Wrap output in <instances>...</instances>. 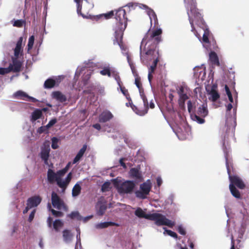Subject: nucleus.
<instances>
[{
    "label": "nucleus",
    "mask_w": 249,
    "mask_h": 249,
    "mask_svg": "<svg viewBox=\"0 0 249 249\" xmlns=\"http://www.w3.org/2000/svg\"><path fill=\"white\" fill-rule=\"evenodd\" d=\"M149 220L154 221L155 224L158 226L165 225L172 228L175 225L174 222L167 219L164 215L160 213H151Z\"/></svg>",
    "instance_id": "20e7f679"
},
{
    "label": "nucleus",
    "mask_w": 249,
    "mask_h": 249,
    "mask_svg": "<svg viewBox=\"0 0 249 249\" xmlns=\"http://www.w3.org/2000/svg\"><path fill=\"white\" fill-rule=\"evenodd\" d=\"M135 214L139 218H144L150 219L151 214H146L141 208H138L135 212Z\"/></svg>",
    "instance_id": "5701e85b"
},
{
    "label": "nucleus",
    "mask_w": 249,
    "mask_h": 249,
    "mask_svg": "<svg viewBox=\"0 0 249 249\" xmlns=\"http://www.w3.org/2000/svg\"><path fill=\"white\" fill-rule=\"evenodd\" d=\"M111 76L113 77L117 81L119 86H120L121 80L119 73L115 71H111Z\"/></svg>",
    "instance_id": "4c0bfd02"
},
{
    "label": "nucleus",
    "mask_w": 249,
    "mask_h": 249,
    "mask_svg": "<svg viewBox=\"0 0 249 249\" xmlns=\"http://www.w3.org/2000/svg\"><path fill=\"white\" fill-rule=\"evenodd\" d=\"M51 199L52 205L54 208L58 210H60L62 208H66L64 201L60 198L58 195L54 192L52 193Z\"/></svg>",
    "instance_id": "6e6552de"
},
{
    "label": "nucleus",
    "mask_w": 249,
    "mask_h": 249,
    "mask_svg": "<svg viewBox=\"0 0 249 249\" xmlns=\"http://www.w3.org/2000/svg\"><path fill=\"white\" fill-rule=\"evenodd\" d=\"M119 86L122 93L126 97L127 99L129 98L130 96L128 90L126 89L125 87H122L121 84Z\"/></svg>",
    "instance_id": "09e8293b"
},
{
    "label": "nucleus",
    "mask_w": 249,
    "mask_h": 249,
    "mask_svg": "<svg viewBox=\"0 0 249 249\" xmlns=\"http://www.w3.org/2000/svg\"><path fill=\"white\" fill-rule=\"evenodd\" d=\"M162 31L160 28L153 30L151 34L147 35L145 40H147L146 44L148 43H154V46L152 48L149 49L145 53L144 55H149L153 56L155 55V53H158L156 51V45L161 41V36Z\"/></svg>",
    "instance_id": "f03ea898"
},
{
    "label": "nucleus",
    "mask_w": 249,
    "mask_h": 249,
    "mask_svg": "<svg viewBox=\"0 0 249 249\" xmlns=\"http://www.w3.org/2000/svg\"><path fill=\"white\" fill-rule=\"evenodd\" d=\"M114 16V11H111L107 13L100 15V17H104L106 19H109Z\"/></svg>",
    "instance_id": "c03bdc74"
},
{
    "label": "nucleus",
    "mask_w": 249,
    "mask_h": 249,
    "mask_svg": "<svg viewBox=\"0 0 249 249\" xmlns=\"http://www.w3.org/2000/svg\"><path fill=\"white\" fill-rule=\"evenodd\" d=\"M115 18L116 20V25L113 30L114 37L113 44H118L122 49H124L123 45V37L124 32L127 25V18L126 17V11L123 7L114 10Z\"/></svg>",
    "instance_id": "f257e3e1"
},
{
    "label": "nucleus",
    "mask_w": 249,
    "mask_h": 249,
    "mask_svg": "<svg viewBox=\"0 0 249 249\" xmlns=\"http://www.w3.org/2000/svg\"><path fill=\"white\" fill-rule=\"evenodd\" d=\"M56 123V119H52L51 121H49L48 124L46 125V127L47 128H50L51 126H52L53 125Z\"/></svg>",
    "instance_id": "6e6d98bb"
},
{
    "label": "nucleus",
    "mask_w": 249,
    "mask_h": 249,
    "mask_svg": "<svg viewBox=\"0 0 249 249\" xmlns=\"http://www.w3.org/2000/svg\"><path fill=\"white\" fill-rule=\"evenodd\" d=\"M148 15L150 18L151 23H152V21H154V24L155 26L158 25V20L157 15L153 10L151 9H148L147 11Z\"/></svg>",
    "instance_id": "4be33fe9"
},
{
    "label": "nucleus",
    "mask_w": 249,
    "mask_h": 249,
    "mask_svg": "<svg viewBox=\"0 0 249 249\" xmlns=\"http://www.w3.org/2000/svg\"><path fill=\"white\" fill-rule=\"evenodd\" d=\"M159 61V59L157 57L153 61L152 65L150 66L149 69L148 74V80L150 82H151L152 78H153V73L154 72L157 65V63Z\"/></svg>",
    "instance_id": "2eb2a0df"
},
{
    "label": "nucleus",
    "mask_w": 249,
    "mask_h": 249,
    "mask_svg": "<svg viewBox=\"0 0 249 249\" xmlns=\"http://www.w3.org/2000/svg\"><path fill=\"white\" fill-rule=\"evenodd\" d=\"M111 70L109 67H105L102 70L100 71V73L102 75H107L108 77H111Z\"/></svg>",
    "instance_id": "ea45409f"
},
{
    "label": "nucleus",
    "mask_w": 249,
    "mask_h": 249,
    "mask_svg": "<svg viewBox=\"0 0 249 249\" xmlns=\"http://www.w3.org/2000/svg\"><path fill=\"white\" fill-rule=\"evenodd\" d=\"M25 21L22 19L16 20L13 23V26L17 27H22Z\"/></svg>",
    "instance_id": "de8ad7c7"
},
{
    "label": "nucleus",
    "mask_w": 249,
    "mask_h": 249,
    "mask_svg": "<svg viewBox=\"0 0 249 249\" xmlns=\"http://www.w3.org/2000/svg\"><path fill=\"white\" fill-rule=\"evenodd\" d=\"M63 237L65 242H68L71 240L72 235L70 231L65 230L63 231Z\"/></svg>",
    "instance_id": "c756f323"
},
{
    "label": "nucleus",
    "mask_w": 249,
    "mask_h": 249,
    "mask_svg": "<svg viewBox=\"0 0 249 249\" xmlns=\"http://www.w3.org/2000/svg\"><path fill=\"white\" fill-rule=\"evenodd\" d=\"M63 225V222L60 219H56L53 224V229L56 232H58L59 229L62 228Z\"/></svg>",
    "instance_id": "7c9ffc66"
},
{
    "label": "nucleus",
    "mask_w": 249,
    "mask_h": 249,
    "mask_svg": "<svg viewBox=\"0 0 249 249\" xmlns=\"http://www.w3.org/2000/svg\"><path fill=\"white\" fill-rule=\"evenodd\" d=\"M11 71V66H9L8 68H0V74L4 75L6 73H8Z\"/></svg>",
    "instance_id": "49530a36"
},
{
    "label": "nucleus",
    "mask_w": 249,
    "mask_h": 249,
    "mask_svg": "<svg viewBox=\"0 0 249 249\" xmlns=\"http://www.w3.org/2000/svg\"><path fill=\"white\" fill-rule=\"evenodd\" d=\"M140 94L142 99L144 108L143 110L139 112H136V113L138 115L142 116L145 115L147 113L149 108V105L148 100L146 98V96L144 94V91H141V92H140Z\"/></svg>",
    "instance_id": "9d476101"
},
{
    "label": "nucleus",
    "mask_w": 249,
    "mask_h": 249,
    "mask_svg": "<svg viewBox=\"0 0 249 249\" xmlns=\"http://www.w3.org/2000/svg\"><path fill=\"white\" fill-rule=\"evenodd\" d=\"M225 90H226V93H227V95L228 96L229 101L231 103H232L233 102V98H232V96L231 93V91H230L228 86L227 85H225Z\"/></svg>",
    "instance_id": "a18cd8bd"
},
{
    "label": "nucleus",
    "mask_w": 249,
    "mask_h": 249,
    "mask_svg": "<svg viewBox=\"0 0 249 249\" xmlns=\"http://www.w3.org/2000/svg\"><path fill=\"white\" fill-rule=\"evenodd\" d=\"M135 77V84L137 87L139 89V92L143 91V89L142 87V84L141 82V78L139 75L134 76Z\"/></svg>",
    "instance_id": "e433bc0d"
},
{
    "label": "nucleus",
    "mask_w": 249,
    "mask_h": 249,
    "mask_svg": "<svg viewBox=\"0 0 249 249\" xmlns=\"http://www.w3.org/2000/svg\"><path fill=\"white\" fill-rule=\"evenodd\" d=\"M22 41L23 37L21 36L19 38L16 44V46L14 49V55L16 57H18L19 56L20 52H22V50L21 49Z\"/></svg>",
    "instance_id": "aec40b11"
},
{
    "label": "nucleus",
    "mask_w": 249,
    "mask_h": 249,
    "mask_svg": "<svg viewBox=\"0 0 249 249\" xmlns=\"http://www.w3.org/2000/svg\"><path fill=\"white\" fill-rule=\"evenodd\" d=\"M229 188L232 195L237 198L241 197V195L239 191L236 189L235 186L233 184H230Z\"/></svg>",
    "instance_id": "cd10ccee"
},
{
    "label": "nucleus",
    "mask_w": 249,
    "mask_h": 249,
    "mask_svg": "<svg viewBox=\"0 0 249 249\" xmlns=\"http://www.w3.org/2000/svg\"><path fill=\"white\" fill-rule=\"evenodd\" d=\"M87 148V146L86 144L83 145V147L80 149V150L79 151L77 155H76L75 157L73 160V163L75 164L77 162H78L81 158L84 155L85 151H86Z\"/></svg>",
    "instance_id": "a211bd4d"
},
{
    "label": "nucleus",
    "mask_w": 249,
    "mask_h": 249,
    "mask_svg": "<svg viewBox=\"0 0 249 249\" xmlns=\"http://www.w3.org/2000/svg\"><path fill=\"white\" fill-rule=\"evenodd\" d=\"M113 117L112 114L109 111H103L99 117L100 123H106L109 121Z\"/></svg>",
    "instance_id": "f8f14e48"
},
{
    "label": "nucleus",
    "mask_w": 249,
    "mask_h": 249,
    "mask_svg": "<svg viewBox=\"0 0 249 249\" xmlns=\"http://www.w3.org/2000/svg\"><path fill=\"white\" fill-rule=\"evenodd\" d=\"M47 179L48 182L51 183H53L55 181H57L59 178V177H57L56 173H55L53 170L49 169L47 171Z\"/></svg>",
    "instance_id": "ddd939ff"
},
{
    "label": "nucleus",
    "mask_w": 249,
    "mask_h": 249,
    "mask_svg": "<svg viewBox=\"0 0 249 249\" xmlns=\"http://www.w3.org/2000/svg\"><path fill=\"white\" fill-rule=\"evenodd\" d=\"M152 184L149 179L141 184L140 186V190L135 192L136 196L141 199H145L151 190Z\"/></svg>",
    "instance_id": "39448f33"
},
{
    "label": "nucleus",
    "mask_w": 249,
    "mask_h": 249,
    "mask_svg": "<svg viewBox=\"0 0 249 249\" xmlns=\"http://www.w3.org/2000/svg\"><path fill=\"white\" fill-rule=\"evenodd\" d=\"M177 93L178 95L186 93L185 91L184 87L183 86H180V87H179L178 89Z\"/></svg>",
    "instance_id": "bf43d9fd"
},
{
    "label": "nucleus",
    "mask_w": 249,
    "mask_h": 249,
    "mask_svg": "<svg viewBox=\"0 0 249 249\" xmlns=\"http://www.w3.org/2000/svg\"><path fill=\"white\" fill-rule=\"evenodd\" d=\"M130 174L132 178L138 179H140L142 178L141 174L137 168H131L130 170Z\"/></svg>",
    "instance_id": "c85d7f7f"
},
{
    "label": "nucleus",
    "mask_w": 249,
    "mask_h": 249,
    "mask_svg": "<svg viewBox=\"0 0 249 249\" xmlns=\"http://www.w3.org/2000/svg\"><path fill=\"white\" fill-rule=\"evenodd\" d=\"M125 160V158H121L119 160V162L120 165L124 169L126 168V166L125 163L124 162V160Z\"/></svg>",
    "instance_id": "680f3d73"
},
{
    "label": "nucleus",
    "mask_w": 249,
    "mask_h": 249,
    "mask_svg": "<svg viewBox=\"0 0 249 249\" xmlns=\"http://www.w3.org/2000/svg\"><path fill=\"white\" fill-rule=\"evenodd\" d=\"M216 86L213 85L211 90L209 93V94L211 95V97H209V99L211 100L213 102H215L217 101L220 97V95L217 92V91L215 89Z\"/></svg>",
    "instance_id": "f3484780"
},
{
    "label": "nucleus",
    "mask_w": 249,
    "mask_h": 249,
    "mask_svg": "<svg viewBox=\"0 0 249 249\" xmlns=\"http://www.w3.org/2000/svg\"><path fill=\"white\" fill-rule=\"evenodd\" d=\"M53 97L60 102L63 103L67 100L66 96L60 91H54L53 93Z\"/></svg>",
    "instance_id": "b1692460"
},
{
    "label": "nucleus",
    "mask_w": 249,
    "mask_h": 249,
    "mask_svg": "<svg viewBox=\"0 0 249 249\" xmlns=\"http://www.w3.org/2000/svg\"><path fill=\"white\" fill-rule=\"evenodd\" d=\"M74 1L76 3V6H77V12L78 15H80L82 16L83 18H86V16L84 14L82 13V2L83 0H74Z\"/></svg>",
    "instance_id": "f704fd0d"
},
{
    "label": "nucleus",
    "mask_w": 249,
    "mask_h": 249,
    "mask_svg": "<svg viewBox=\"0 0 249 249\" xmlns=\"http://www.w3.org/2000/svg\"><path fill=\"white\" fill-rule=\"evenodd\" d=\"M55 85V81L52 78L47 79L44 84V87L46 89H51Z\"/></svg>",
    "instance_id": "473e14b6"
},
{
    "label": "nucleus",
    "mask_w": 249,
    "mask_h": 249,
    "mask_svg": "<svg viewBox=\"0 0 249 249\" xmlns=\"http://www.w3.org/2000/svg\"><path fill=\"white\" fill-rule=\"evenodd\" d=\"M165 232L170 236L176 239L178 238V234L175 232L169 230H165Z\"/></svg>",
    "instance_id": "603ef678"
},
{
    "label": "nucleus",
    "mask_w": 249,
    "mask_h": 249,
    "mask_svg": "<svg viewBox=\"0 0 249 249\" xmlns=\"http://www.w3.org/2000/svg\"><path fill=\"white\" fill-rule=\"evenodd\" d=\"M42 198L39 196H34L29 197L27 201V203L30 207L34 208L37 207L41 202Z\"/></svg>",
    "instance_id": "1a4fd4ad"
},
{
    "label": "nucleus",
    "mask_w": 249,
    "mask_h": 249,
    "mask_svg": "<svg viewBox=\"0 0 249 249\" xmlns=\"http://www.w3.org/2000/svg\"><path fill=\"white\" fill-rule=\"evenodd\" d=\"M34 40L35 37L34 36H32L29 37L27 45L28 51H29L32 49L34 43Z\"/></svg>",
    "instance_id": "37998d69"
},
{
    "label": "nucleus",
    "mask_w": 249,
    "mask_h": 249,
    "mask_svg": "<svg viewBox=\"0 0 249 249\" xmlns=\"http://www.w3.org/2000/svg\"><path fill=\"white\" fill-rule=\"evenodd\" d=\"M202 40L204 43H210V42L209 41V36H207L203 35Z\"/></svg>",
    "instance_id": "69168bd1"
},
{
    "label": "nucleus",
    "mask_w": 249,
    "mask_h": 249,
    "mask_svg": "<svg viewBox=\"0 0 249 249\" xmlns=\"http://www.w3.org/2000/svg\"><path fill=\"white\" fill-rule=\"evenodd\" d=\"M226 160L227 172L229 175V179L231 182L230 184H233L234 186H236L238 188L241 189H244L245 187V185L243 180L237 176H231L227 156H226Z\"/></svg>",
    "instance_id": "423d86ee"
},
{
    "label": "nucleus",
    "mask_w": 249,
    "mask_h": 249,
    "mask_svg": "<svg viewBox=\"0 0 249 249\" xmlns=\"http://www.w3.org/2000/svg\"><path fill=\"white\" fill-rule=\"evenodd\" d=\"M53 218H52L51 217L49 216L47 218V224H48V226L49 227V228H52V223H53Z\"/></svg>",
    "instance_id": "e2e57ef3"
},
{
    "label": "nucleus",
    "mask_w": 249,
    "mask_h": 249,
    "mask_svg": "<svg viewBox=\"0 0 249 249\" xmlns=\"http://www.w3.org/2000/svg\"><path fill=\"white\" fill-rule=\"evenodd\" d=\"M36 212V210L35 209H34L31 213L29 215V218H28V221L29 222H31V221H32V220L34 218L35 214Z\"/></svg>",
    "instance_id": "13d9d810"
},
{
    "label": "nucleus",
    "mask_w": 249,
    "mask_h": 249,
    "mask_svg": "<svg viewBox=\"0 0 249 249\" xmlns=\"http://www.w3.org/2000/svg\"><path fill=\"white\" fill-rule=\"evenodd\" d=\"M81 187L79 184L76 183L73 186L72 190V196L73 197L78 196L81 193Z\"/></svg>",
    "instance_id": "72a5a7b5"
},
{
    "label": "nucleus",
    "mask_w": 249,
    "mask_h": 249,
    "mask_svg": "<svg viewBox=\"0 0 249 249\" xmlns=\"http://www.w3.org/2000/svg\"><path fill=\"white\" fill-rule=\"evenodd\" d=\"M184 1L185 3H187L186 8L187 9V14L189 17V22L192 28L191 31L195 33L196 32V30L194 25L193 17L197 20H199L202 18L201 15L196 8V3L193 0H184Z\"/></svg>",
    "instance_id": "7ed1b4c3"
},
{
    "label": "nucleus",
    "mask_w": 249,
    "mask_h": 249,
    "mask_svg": "<svg viewBox=\"0 0 249 249\" xmlns=\"http://www.w3.org/2000/svg\"><path fill=\"white\" fill-rule=\"evenodd\" d=\"M51 212L52 214L54 215L55 217H62L63 215L62 212L60 211H57L54 209L51 210Z\"/></svg>",
    "instance_id": "3c124183"
},
{
    "label": "nucleus",
    "mask_w": 249,
    "mask_h": 249,
    "mask_svg": "<svg viewBox=\"0 0 249 249\" xmlns=\"http://www.w3.org/2000/svg\"><path fill=\"white\" fill-rule=\"evenodd\" d=\"M208 111L207 104H203L198 108L196 113V114L201 117H205L208 115Z\"/></svg>",
    "instance_id": "4468645a"
},
{
    "label": "nucleus",
    "mask_w": 249,
    "mask_h": 249,
    "mask_svg": "<svg viewBox=\"0 0 249 249\" xmlns=\"http://www.w3.org/2000/svg\"><path fill=\"white\" fill-rule=\"evenodd\" d=\"M97 209V213L99 215H103L107 209L106 205L102 204L100 202H98L96 206Z\"/></svg>",
    "instance_id": "a878e982"
},
{
    "label": "nucleus",
    "mask_w": 249,
    "mask_h": 249,
    "mask_svg": "<svg viewBox=\"0 0 249 249\" xmlns=\"http://www.w3.org/2000/svg\"><path fill=\"white\" fill-rule=\"evenodd\" d=\"M209 60L213 65L219 66L220 62L219 58L216 53L213 51L211 52L209 54Z\"/></svg>",
    "instance_id": "dca6fc26"
},
{
    "label": "nucleus",
    "mask_w": 249,
    "mask_h": 249,
    "mask_svg": "<svg viewBox=\"0 0 249 249\" xmlns=\"http://www.w3.org/2000/svg\"><path fill=\"white\" fill-rule=\"evenodd\" d=\"M187 107H188V110L189 113H191L192 108H193V105L192 102L189 100L187 102Z\"/></svg>",
    "instance_id": "0e129e2a"
},
{
    "label": "nucleus",
    "mask_w": 249,
    "mask_h": 249,
    "mask_svg": "<svg viewBox=\"0 0 249 249\" xmlns=\"http://www.w3.org/2000/svg\"><path fill=\"white\" fill-rule=\"evenodd\" d=\"M148 15L150 18L151 23H152V21H154V24L155 26L158 25V20L157 15L153 10L151 9H148L147 11Z\"/></svg>",
    "instance_id": "412c9836"
},
{
    "label": "nucleus",
    "mask_w": 249,
    "mask_h": 249,
    "mask_svg": "<svg viewBox=\"0 0 249 249\" xmlns=\"http://www.w3.org/2000/svg\"><path fill=\"white\" fill-rule=\"evenodd\" d=\"M68 216L72 219H77V220H81V217L78 212H72Z\"/></svg>",
    "instance_id": "79ce46f5"
},
{
    "label": "nucleus",
    "mask_w": 249,
    "mask_h": 249,
    "mask_svg": "<svg viewBox=\"0 0 249 249\" xmlns=\"http://www.w3.org/2000/svg\"><path fill=\"white\" fill-rule=\"evenodd\" d=\"M66 173L63 169L60 170L56 172L57 177H59L61 178V177L63 176Z\"/></svg>",
    "instance_id": "052dcab7"
},
{
    "label": "nucleus",
    "mask_w": 249,
    "mask_h": 249,
    "mask_svg": "<svg viewBox=\"0 0 249 249\" xmlns=\"http://www.w3.org/2000/svg\"><path fill=\"white\" fill-rule=\"evenodd\" d=\"M135 184L133 181L127 180L123 182L118 188V191L120 194H129L131 193L134 187Z\"/></svg>",
    "instance_id": "0eeeda50"
},
{
    "label": "nucleus",
    "mask_w": 249,
    "mask_h": 249,
    "mask_svg": "<svg viewBox=\"0 0 249 249\" xmlns=\"http://www.w3.org/2000/svg\"><path fill=\"white\" fill-rule=\"evenodd\" d=\"M119 226V224L113 222H104L98 224L96 227L97 229H104L109 226Z\"/></svg>",
    "instance_id": "393cba45"
},
{
    "label": "nucleus",
    "mask_w": 249,
    "mask_h": 249,
    "mask_svg": "<svg viewBox=\"0 0 249 249\" xmlns=\"http://www.w3.org/2000/svg\"><path fill=\"white\" fill-rule=\"evenodd\" d=\"M84 0L86 2L88 7L85 8V7L84 6V10L85 12L88 13L89 10L93 7V5L92 3H90L88 2L87 0Z\"/></svg>",
    "instance_id": "864d4df0"
},
{
    "label": "nucleus",
    "mask_w": 249,
    "mask_h": 249,
    "mask_svg": "<svg viewBox=\"0 0 249 249\" xmlns=\"http://www.w3.org/2000/svg\"><path fill=\"white\" fill-rule=\"evenodd\" d=\"M14 96L16 98L24 100L25 98L29 97V95L21 90H18L15 93Z\"/></svg>",
    "instance_id": "c9c22d12"
},
{
    "label": "nucleus",
    "mask_w": 249,
    "mask_h": 249,
    "mask_svg": "<svg viewBox=\"0 0 249 249\" xmlns=\"http://www.w3.org/2000/svg\"><path fill=\"white\" fill-rule=\"evenodd\" d=\"M18 57L13 58V64H10L9 66H11V71L14 72H19L21 70L22 63L17 59Z\"/></svg>",
    "instance_id": "9b49d317"
},
{
    "label": "nucleus",
    "mask_w": 249,
    "mask_h": 249,
    "mask_svg": "<svg viewBox=\"0 0 249 249\" xmlns=\"http://www.w3.org/2000/svg\"><path fill=\"white\" fill-rule=\"evenodd\" d=\"M126 57H127V62H128L129 66H130L131 64H134L128 53H126Z\"/></svg>",
    "instance_id": "774afa93"
},
{
    "label": "nucleus",
    "mask_w": 249,
    "mask_h": 249,
    "mask_svg": "<svg viewBox=\"0 0 249 249\" xmlns=\"http://www.w3.org/2000/svg\"><path fill=\"white\" fill-rule=\"evenodd\" d=\"M42 115V110L39 109H36L32 114V121H35L39 119Z\"/></svg>",
    "instance_id": "2f4dec72"
},
{
    "label": "nucleus",
    "mask_w": 249,
    "mask_h": 249,
    "mask_svg": "<svg viewBox=\"0 0 249 249\" xmlns=\"http://www.w3.org/2000/svg\"><path fill=\"white\" fill-rule=\"evenodd\" d=\"M71 173L70 172L68 174V175H67L66 179H65V181L67 182V183H69L71 181Z\"/></svg>",
    "instance_id": "338daca9"
},
{
    "label": "nucleus",
    "mask_w": 249,
    "mask_h": 249,
    "mask_svg": "<svg viewBox=\"0 0 249 249\" xmlns=\"http://www.w3.org/2000/svg\"><path fill=\"white\" fill-rule=\"evenodd\" d=\"M52 147L53 149H56L58 148V146L57 144L58 142V139L55 137H53L52 139Z\"/></svg>",
    "instance_id": "8fccbe9b"
},
{
    "label": "nucleus",
    "mask_w": 249,
    "mask_h": 249,
    "mask_svg": "<svg viewBox=\"0 0 249 249\" xmlns=\"http://www.w3.org/2000/svg\"><path fill=\"white\" fill-rule=\"evenodd\" d=\"M129 66L131 68L132 72L134 76H136L139 75L137 72V71H136V69L134 66V64H131L130 66Z\"/></svg>",
    "instance_id": "4d7b16f0"
},
{
    "label": "nucleus",
    "mask_w": 249,
    "mask_h": 249,
    "mask_svg": "<svg viewBox=\"0 0 249 249\" xmlns=\"http://www.w3.org/2000/svg\"><path fill=\"white\" fill-rule=\"evenodd\" d=\"M178 231L181 235H185L186 233V231L184 228L181 225L179 226L178 228Z\"/></svg>",
    "instance_id": "5fc2aeb1"
},
{
    "label": "nucleus",
    "mask_w": 249,
    "mask_h": 249,
    "mask_svg": "<svg viewBox=\"0 0 249 249\" xmlns=\"http://www.w3.org/2000/svg\"><path fill=\"white\" fill-rule=\"evenodd\" d=\"M57 185L58 186L62 189H63L64 190H65L69 184L67 183V182L64 180L62 181L61 179V178H59L58 179V180L56 181Z\"/></svg>",
    "instance_id": "a19ab883"
},
{
    "label": "nucleus",
    "mask_w": 249,
    "mask_h": 249,
    "mask_svg": "<svg viewBox=\"0 0 249 249\" xmlns=\"http://www.w3.org/2000/svg\"><path fill=\"white\" fill-rule=\"evenodd\" d=\"M50 149L49 147L44 148L41 149L40 157L44 160L45 163H47L50 155Z\"/></svg>",
    "instance_id": "6ab92c4d"
},
{
    "label": "nucleus",
    "mask_w": 249,
    "mask_h": 249,
    "mask_svg": "<svg viewBox=\"0 0 249 249\" xmlns=\"http://www.w3.org/2000/svg\"><path fill=\"white\" fill-rule=\"evenodd\" d=\"M179 99L178 100V103L180 107L182 108L185 106V102L187 100L189 97L187 95V93L182 94L178 95Z\"/></svg>",
    "instance_id": "bb28decb"
},
{
    "label": "nucleus",
    "mask_w": 249,
    "mask_h": 249,
    "mask_svg": "<svg viewBox=\"0 0 249 249\" xmlns=\"http://www.w3.org/2000/svg\"><path fill=\"white\" fill-rule=\"evenodd\" d=\"M192 119L196 121L198 123L200 124H203L205 122V120L203 119L204 117H201V116L197 115L196 114H194V115H191Z\"/></svg>",
    "instance_id": "58836bf2"
}]
</instances>
